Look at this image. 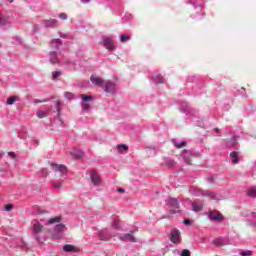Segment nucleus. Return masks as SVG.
<instances>
[{"instance_id":"nucleus-1","label":"nucleus","mask_w":256,"mask_h":256,"mask_svg":"<svg viewBox=\"0 0 256 256\" xmlns=\"http://www.w3.org/2000/svg\"><path fill=\"white\" fill-rule=\"evenodd\" d=\"M43 222L37 219H34L32 221V235L34 237V239H36V241H38V243H41V238L39 237V235H41V233H43Z\"/></svg>"},{"instance_id":"nucleus-2","label":"nucleus","mask_w":256,"mask_h":256,"mask_svg":"<svg viewBox=\"0 0 256 256\" xmlns=\"http://www.w3.org/2000/svg\"><path fill=\"white\" fill-rule=\"evenodd\" d=\"M165 203L168 207H172V210H170L171 215L181 214V210H179V200H177V198H168L165 200Z\"/></svg>"},{"instance_id":"nucleus-3","label":"nucleus","mask_w":256,"mask_h":256,"mask_svg":"<svg viewBox=\"0 0 256 256\" xmlns=\"http://www.w3.org/2000/svg\"><path fill=\"white\" fill-rule=\"evenodd\" d=\"M50 167L54 173H60V177L67 175V166L63 164L51 163Z\"/></svg>"},{"instance_id":"nucleus-4","label":"nucleus","mask_w":256,"mask_h":256,"mask_svg":"<svg viewBox=\"0 0 256 256\" xmlns=\"http://www.w3.org/2000/svg\"><path fill=\"white\" fill-rule=\"evenodd\" d=\"M168 237H169L171 243H174V245H180V243H181V232L178 229L171 230Z\"/></svg>"},{"instance_id":"nucleus-5","label":"nucleus","mask_w":256,"mask_h":256,"mask_svg":"<svg viewBox=\"0 0 256 256\" xmlns=\"http://www.w3.org/2000/svg\"><path fill=\"white\" fill-rule=\"evenodd\" d=\"M133 233H137V228H134L132 231H130V233L120 235V241H129L130 243H137V238L133 236Z\"/></svg>"},{"instance_id":"nucleus-6","label":"nucleus","mask_w":256,"mask_h":256,"mask_svg":"<svg viewBox=\"0 0 256 256\" xmlns=\"http://www.w3.org/2000/svg\"><path fill=\"white\" fill-rule=\"evenodd\" d=\"M89 175H90L92 184L95 185L96 187L101 185V183L103 182V180L101 179V176L99 175V173H97V170H90Z\"/></svg>"},{"instance_id":"nucleus-7","label":"nucleus","mask_w":256,"mask_h":256,"mask_svg":"<svg viewBox=\"0 0 256 256\" xmlns=\"http://www.w3.org/2000/svg\"><path fill=\"white\" fill-rule=\"evenodd\" d=\"M111 237H113V234L111 233V231H109V229L105 228L102 229L99 233H98V238L101 241H109L111 239Z\"/></svg>"},{"instance_id":"nucleus-8","label":"nucleus","mask_w":256,"mask_h":256,"mask_svg":"<svg viewBox=\"0 0 256 256\" xmlns=\"http://www.w3.org/2000/svg\"><path fill=\"white\" fill-rule=\"evenodd\" d=\"M212 243L215 245V247H225V245H229V238L218 237L213 239Z\"/></svg>"},{"instance_id":"nucleus-9","label":"nucleus","mask_w":256,"mask_h":256,"mask_svg":"<svg viewBox=\"0 0 256 256\" xmlns=\"http://www.w3.org/2000/svg\"><path fill=\"white\" fill-rule=\"evenodd\" d=\"M208 218L210 219V221H215L216 223H221V222H223V219H225L223 214L215 213L213 211H210L208 213Z\"/></svg>"},{"instance_id":"nucleus-10","label":"nucleus","mask_w":256,"mask_h":256,"mask_svg":"<svg viewBox=\"0 0 256 256\" xmlns=\"http://www.w3.org/2000/svg\"><path fill=\"white\" fill-rule=\"evenodd\" d=\"M65 229H66L65 224H63V223L57 224L53 228V231H54L53 236L54 237H62L63 233L65 232Z\"/></svg>"},{"instance_id":"nucleus-11","label":"nucleus","mask_w":256,"mask_h":256,"mask_svg":"<svg viewBox=\"0 0 256 256\" xmlns=\"http://www.w3.org/2000/svg\"><path fill=\"white\" fill-rule=\"evenodd\" d=\"M189 193H190V195H193L194 197H203L205 190H203L199 187L191 186L189 188Z\"/></svg>"},{"instance_id":"nucleus-12","label":"nucleus","mask_w":256,"mask_h":256,"mask_svg":"<svg viewBox=\"0 0 256 256\" xmlns=\"http://www.w3.org/2000/svg\"><path fill=\"white\" fill-rule=\"evenodd\" d=\"M90 81H91V83H93V85H96L97 87H101L102 89L105 85V80L103 78L97 77L95 75H92L90 77Z\"/></svg>"},{"instance_id":"nucleus-13","label":"nucleus","mask_w":256,"mask_h":256,"mask_svg":"<svg viewBox=\"0 0 256 256\" xmlns=\"http://www.w3.org/2000/svg\"><path fill=\"white\" fill-rule=\"evenodd\" d=\"M106 93H115V82L108 80L104 82V87H102Z\"/></svg>"},{"instance_id":"nucleus-14","label":"nucleus","mask_w":256,"mask_h":256,"mask_svg":"<svg viewBox=\"0 0 256 256\" xmlns=\"http://www.w3.org/2000/svg\"><path fill=\"white\" fill-rule=\"evenodd\" d=\"M191 205H192V211H194V213H199L203 211V201L194 200Z\"/></svg>"},{"instance_id":"nucleus-15","label":"nucleus","mask_w":256,"mask_h":256,"mask_svg":"<svg viewBox=\"0 0 256 256\" xmlns=\"http://www.w3.org/2000/svg\"><path fill=\"white\" fill-rule=\"evenodd\" d=\"M44 225H54L55 223H61L63 218L61 216H56L54 218H49L48 220H40Z\"/></svg>"},{"instance_id":"nucleus-16","label":"nucleus","mask_w":256,"mask_h":256,"mask_svg":"<svg viewBox=\"0 0 256 256\" xmlns=\"http://www.w3.org/2000/svg\"><path fill=\"white\" fill-rule=\"evenodd\" d=\"M103 45L108 49V51H115V44L111 38H105L103 40Z\"/></svg>"},{"instance_id":"nucleus-17","label":"nucleus","mask_w":256,"mask_h":256,"mask_svg":"<svg viewBox=\"0 0 256 256\" xmlns=\"http://www.w3.org/2000/svg\"><path fill=\"white\" fill-rule=\"evenodd\" d=\"M51 113V109L48 108L46 110H38L36 112V116L38 117V119H45V117H49Z\"/></svg>"},{"instance_id":"nucleus-18","label":"nucleus","mask_w":256,"mask_h":256,"mask_svg":"<svg viewBox=\"0 0 256 256\" xmlns=\"http://www.w3.org/2000/svg\"><path fill=\"white\" fill-rule=\"evenodd\" d=\"M11 17L9 15L0 14V26L10 25Z\"/></svg>"},{"instance_id":"nucleus-19","label":"nucleus","mask_w":256,"mask_h":256,"mask_svg":"<svg viewBox=\"0 0 256 256\" xmlns=\"http://www.w3.org/2000/svg\"><path fill=\"white\" fill-rule=\"evenodd\" d=\"M70 155L73 156V159H85V152L81 150H73Z\"/></svg>"},{"instance_id":"nucleus-20","label":"nucleus","mask_w":256,"mask_h":256,"mask_svg":"<svg viewBox=\"0 0 256 256\" xmlns=\"http://www.w3.org/2000/svg\"><path fill=\"white\" fill-rule=\"evenodd\" d=\"M63 251H65V253H77L79 249L71 244H66L63 246Z\"/></svg>"},{"instance_id":"nucleus-21","label":"nucleus","mask_w":256,"mask_h":256,"mask_svg":"<svg viewBox=\"0 0 256 256\" xmlns=\"http://www.w3.org/2000/svg\"><path fill=\"white\" fill-rule=\"evenodd\" d=\"M247 197H250L251 199H256V187L252 186L246 191Z\"/></svg>"},{"instance_id":"nucleus-22","label":"nucleus","mask_w":256,"mask_h":256,"mask_svg":"<svg viewBox=\"0 0 256 256\" xmlns=\"http://www.w3.org/2000/svg\"><path fill=\"white\" fill-rule=\"evenodd\" d=\"M57 23H59L57 19H50L44 21L45 27H55L57 26Z\"/></svg>"},{"instance_id":"nucleus-23","label":"nucleus","mask_w":256,"mask_h":256,"mask_svg":"<svg viewBox=\"0 0 256 256\" xmlns=\"http://www.w3.org/2000/svg\"><path fill=\"white\" fill-rule=\"evenodd\" d=\"M203 197H208V199H211L212 201H216L217 195L214 192H209L207 190H204Z\"/></svg>"},{"instance_id":"nucleus-24","label":"nucleus","mask_w":256,"mask_h":256,"mask_svg":"<svg viewBox=\"0 0 256 256\" xmlns=\"http://www.w3.org/2000/svg\"><path fill=\"white\" fill-rule=\"evenodd\" d=\"M50 63H52V65H57V63H59L57 52H50Z\"/></svg>"},{"instance_id":"nucleus-25","label":"nucleus","mask_w":256,"mask_h":256,"mask_svg":"<svg viewBox=\"0 0 256 256\" xmlns=\"http://www.w3.org/2000/svg\"><path fill=\"white\" fill-rule=\"evenodd\" d=\"M117 149L119 153H127V151H129V146H127L126 144H119L117 145Z\"/></svg>"},{"instance_id":"nucleus-26","label":"nucleus","mask_w":256,"mask_h":256,"mask_svg":"<svg viewBox=\"0 0 256 256\" xmlns=\"http://www.w3.org/2000/svg\"><path fill=\"white\" fill-rule=\"evenodd\" d=\"M17 101H19V97L11 96L7 99L6 105H13L14 103H17Z\"/></svg>"},{"instance_id":"nucleus-27","label":"nucleus","mask_w":256,"mask_h":256,"mask_svg":"<svg viewBox=\"0 0 256 256\" xmlns=\"http://www.w3.org/2000/svg\"><path fill=\"white\" fill-rule=\"evenodd\" d=\"M174 147H176V149H183V147H187V143L185 141L182 142H175L173 141Z\"/></svg>"},{"instance_id":"nucleus-28","label":"nucleus","mask_w":256,"mask_h":256,"mask_svg":"<svg viewBox=\"0 0 256 256\" xmlns=\"http://www.w3.org/2000/svg\"><path fill=\"white\" fill-rule=\"evenodd\" d=\"M80 97H81L83 103H87L89 101H93V97L92 96H87L85 94H81Z\"/></svg>"},{"instance_id":"nucleus-29","label":"nucleus","mask_w":256,"mask_h":256,"mask_svg":"<svg viewBox=\"0 0 256 256\" xmlns=\"http://www.w3.org/2000/svg\"><path fill=\"white\" fill-rule=\"evenodd\" d=\"M82 109L84 111H89L91 109V104H89L87 102H82Z\"/></svg>"},{"instance_id":"nucleus-30","label":"nucleus","mask_w":256,"mask_h":256,"mask_svg":"<svg viewBox=\"0 0 256 256\" xmlns=\"http://www.w3.org/2000/svg\"><path fill=\"white\" fill-rule=\"evenodd\" d=\"M230 157L232 158V161H237V159H239V153L231 152Z\"/></svg>"},{"instance_id":"nucleus-31","label":"nucleus","mask_w":256,"mask_h":256,"mask_svg":"<svg viewBox=\"0 0 256 256\" xmlns=\"http://www.w3.org/2000/svg\"><path fill=\"white\" fill-rule=\"evenodd\" d=\"M193 159H201V154H199V153L191 154V157L189 158V160L193 161Z\"/></svg>"},{"instance_id":"nucleus-32","label":"nucleus","mask_w":256,"mask_h":256,"mask_svg":"<svg viewBox=\"0 0 256 256\" xmlns=\"http://www.w3.org/2000/svg\"><path fill=\"white\" fill-rule=\"evenodd\" d=\"M129 39H131V36H129V35L123 34L121 36V42L122 43H126V41H129Z\"/></svg>"},{"instance_id":"nucleus-33","label":"nucleus","mask_w":256,"mask_h":256,"mask_svg":"<svg viewBox=\"0 0 256 256\" xmlns=\"http://www.w3.org/2000/svg\"><path fill=\"white\" fill-rule=\"evenodd\" d=\"M154 81H156V83H163L164 79H163V76L161 75H156L154 77Z\"/></svg>"},{"instance_id":"nucleus-34","label":"nucleus","mask_w":256,"mask_h":256,"mask_svg":"<svg viewBox=\"0 0 256 256\" xmlns=\"http://www.w3.org/2000/svg\"><path fill=\"white\" fill-rule=\"evenodd\" d=\"M56 111H57V115H61V101H57L56 103Z\"/></svg>"},{"instance_id":"nucleus-35","label":"nucleus","mask_w":256,"mask_h":256,"mask_svg":"<svg viewBox=\"0 0 256 256\" xmlns=\"http://www.w3.org/2000/svg\"><path fill=\"white\" fill-rule=\"evenodd\" d=\"M240 255L241 256H251V255H253V251L246 250V251L240 252Z\"/></svg>"},{"instance_id":"nucleus-36","label":"nucleus","mask_w":256,"mask_h":256,"mask_svg":"<svg viewBox=\"0 0 256 256\" xmlns=\"http://www.w3.org/2000/svg\"><path fill=\"white\" fill-rule=\"evenodd\" d=\"M180 256H191V251H189L188 249H184L182 250Z\"/></svg>"},{"instance_id":"nucleus-37","label":"nucleus","mask_w":256,"mask_h":256,"mask_svg":"<svg viewBox=\"0 0 256 256\" xmlns=\"http://www.w3.org/2000/svg\"><path fill=\"white\" fill-rule=\"evenodd\" d=\"M41 175L42 177H47V175H49V171L47 170V168L41 169Z\"/></svg>"},{"instance_id":"nucleus-38","label":"nucleus","mask_w":256,"mask_h":256,"mask_svg":"<svg viewBox=\"0 0 256 256\" xmlns=\"http://www.w3.org/2000/svg\"><path fill=\"white\" fill-rule=\"evenodd\" d=\"M64 97H65L66 99H73L74 95H73V93H71V92H65V93H64Z\"/></svg>"},{"instance_id":"nucleus-39","label":"nucleus","mask_w":256,"mask_h":256,"mask_svg":"<svg viewBox=\"0 0 256 256\" xmlns=\"http://www.w3.org/2000/svg\"><path fill=\"white\" fill-rule=\"evenodd\" d=\"M52 185H53L54 189H61V182H59V181L53 182Z\"/></svg>"},{"instance_id":"nucleus-40","label":"nucleus","mask_w":256,"mask_h":256,"mask_svg":"<svg viewBox=\"0 0 256 256\" xmlns=\"http://www.w3.org/2000/svg\"><path fill=\"white\" fill-rule=\"evenodd\" d=\"M57 77H61V72L56 71L52 73V79H57Z\"/></svg>"},{"instance_id":"nucleus-41","label":"nucleus","mask_w":256,"mask_h":256,"mask_svg":"<svg viewBox=\"0 0 256 256\" xmlns=\"http://www.w3.org/2000/svg\"><path fill=\"white\" fill-rule=\"evenodd\" d=\"M8 155L10 159H13V160L17 159V154H15V152H8Z\"/></svg>"},{"instance_id":"nucleus-42","label":"nucleus","mask_w":256,"mask_h":256,"mask_svg":"<svg viewBox=\"0 0 256 256\" xmlns=\"http://www.w3.org/2000/svg\"><path fill=\"white\" fill-rule=\"evenodd\" d=\"M207 181H208V183L213 184V183H215V178L213 176H208Z\"/></svg>"},{"instance_id":"nucleus-43","label":"nucleus","mask_w":256,"mask_h":256,"mask_svg":"<svg viewBox=\"0 0 256 256\" xmlns=\"http://www.w3.org/2000/svg\"><path fill=\"white\" fill-rule=\"evenodd\" d=\"M175 165V161L166 162V167H173Z\"/></svg>"},{"instance_id":"nucleus-44","label":"nucleus","mask_w":256,"mask_h":256,"mask_svg":"<svg viewBox=\"0 0 256 256\" xmlns=\"http://www.w3.org/2000/svg\"><path fill=\"white\" fill-rule=\"evenodd\" d=\"M11 209H13V205L11 204L5 205V211H11Z\"/></svg>"},{"instance_id":"nucleus-45","label":"nucleus","mask_w":256,"mask_h":256,"mask_svg":"<svg viewBox=\"0 0 256 256\" xmlns=\"http://www.w3.org/2000/svg\"><path fill=\"white\" fill-rule=\"evenodd\" d=\"M59 18L65 20V19H67V14L61 13V14H59Z\"/></svg>"},{"instance_id":"nucleus-46","label":"nucleus","mask_w":256,"mask_h":256,"mask_svg":"<svg viewBox=\"0 0 256 256\" xmlns=\"http://www.w3.org/2000/svg\"><path fill=\"white\" fill-rule=\"evenodd\" d=\"M112 225L114 228L119 229V223H117L116 221H114Z\"/></svg>"},{"instance_id":"nucleus-47","label":"nucleus","mask_w":256,"mask_h":256,"mask_svg":"<svg viewBox=\"0 0 256 256\" xmlns=\"http://www.w3.org/2000/svg\"><path fill=\"white\" fill-rule=\"evenodd\" d=\"M184 225H191V220L185 219L184 220Z\"/></svg>"},{"instance_id":"nucleus-48","label":"nucleus","mask_w":256,"mask_h":256,"mask_svg":"<svg viewBox=\"0 0 256 256\" xmlns=\"http://www.w3.org/2000/svg\"><path fill=\"white\" fill-rule=\"evenodd\" d=\"M116 191L117 193H125V189L123 188H118Z\"/></svg>"},{"instance_id":"nucleus-49","label":"nucleus","mask_w":256,"mask_h":256,"mask_svg":"<svg viewBox=\"0 0 256 256\" xmlns=\"http://www.w3.org/2000/svg\"><path fill=\"white\" fill-rule=\"evenodd\" d=\"M35 105H37V103H42V100H34Z\"/></svg>"},{"instance_id":"nucleus-50","label":"nucleus","mask_w":256,"mask_h":256,"mask_svg":"<svg viewBox=\"0 0 256 256\" xmlns=\"http://www.w3.org/2000/svg\"><path fill=\"white\" fill-rule=\"evenodd\" d=\"M49 101V99L45 98L44 100H42V103H47Z\"/></svg>"},{"instance_id":"nucleus-51","label":"nucleus","mask_w":256,"mask_h":256,"mask_svg":"<svg viewBox=\"0 0 256 256\" xmlns=\"http://www.w3.org/2000/svg\"><path fill=\"white\" fill-rule=\"evenodd\" d=\"M91 0H82V3H89Z\"/></svg>"},{"instance_id":"nucleus-52","label":"nucleus","mask_w":256,"mask_h":256,"mask_svg":"<svg viewBox=\"0 0 256 256\" xmlns=\"http://www.w3.org/2000/svg\"><path fill=\"white\" fill-rule=\"evenodd\" d=\"M216 133H219V128H215L214 130Z\"/></svg>"},{"instance_id":"nucleus-53","label":"nucleus","mask_w":256,"mask_h":256,"mask_svg":"<svg viewBox=\"0 0 256 256\" xmlns=\"http://www.w3.org/2000/svg\"><path fill=\"white\" fill-rule=\"evenodd\" d=\"M56 41V43H60L61 42V40H59V39H57V40H55Z\"/></svg>"},{"instance_id":"nucleus-54","label":"nucleus","mask_w":256,"mask_h":256,"mask_svg":"<svg viewBox=\"0 0 256 256\" xmlns=\"http://www.w3.org/2000/svg\"><path fill=\"white\" fill-rule=\"evenodd\" d=\"M233 163H234L235 165H237V163H239V162H238V161H234Z\"/></svg>"},{"instance_id":"nucleus-55","label":"nucleus","mask_w":256,"mask_h":256,"mask_svg":"<svg viewBox=\"0 0 256 256\" xmlns=\"http://www.w3.org/2000/svg\"><path fill=\"white\" fill-rule=\"evenodd\" d=\"M0 155H1V152H0Z\"/></svg>"}]
</instances>
